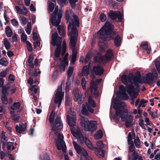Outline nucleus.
Segmentation results:
<instances>
[{"instance_id": "5", "label": "nucleus", "mask_w": 160, "mask_h": 160, "mask_svg": "<svg viewBox=\"0 0 160 160\" xmlns=\"http://www.w3.org/2000/svg\"><path fill=\"white\" fill-rule=\"evenodd\" d=\"M112 26L113 25L109 22L107 21L98 32V37L104 41L113 39L115 33L112 31Z\"/></svg>"}, {"instance_id": "59", "label": "nucleus", "mask_w": 160, "mask_h": 160, "mask_svg": "<svg viewBox=\"0 0 160 160\" xmlns=\"http://www.w3.org/2000/svg\"><path fill=\"white\" fill-rule=\"evenodd\" d=\"M26 43L27 44V48L29 51H31L32 50V47L31 44L28 41H26Z\"/></svg>"}, {"instance_id": "40", "label": "nucleus", "mask_w": 160, "mask_h": 160, "mask_svg": "<svg viewBox=\"0 0 160 160\" xmlns=\"http://www.w3.org/2000/svg\"><path fill=\"white\" fill-rule=\"evenodd\" d=\"M104 147V145L103 144L102 141H99L97 143V147L95 148V149H102Z\"/></svg>"}, {"instance_id": "15", "label": "nucleus", "mask_w": 160, "mask_h": 160, "mask_svg": "<svg viewBox=\"0 0 160 160\" xmlns=\"http://www.w3.org/2000/svg\"><path fill=\"white\" fill-rule=\"evenodd\" d=\"M102 81V79H99L97 80L96 82H95L93 81H91L90 88H89L92 94L96 96H98L99 95V93L96 91V90L98 88L97 83H99L101 82Z\"/></svg>"}, {"instance_id": "51", "label": "nucleus", "mask_w": 160, "mask_h": 160, "mask_svg": "<svg viewBox=\"0 0 160 160\" xmlns=\"http://www.w3.org/2000/svg\"><path fill=\"white\" fill-rule=\"evenodd\" d=\"M54 8V4L52 2H49L48 6V10L51 12H52Z\"/></svg>"}, {"instance_id": "27", "label": "nucleus", "mask_w": 160, "mask_h": 160, "mask_svg": "<svg viewBox=\"0 0 160 160\" xmlns=\"http://www.w3.org/2000/svg\"><path fill=\"white\" fill-rule=\"evenodd\" d=\"M132 160H143L142 157L136 152L132 153Z\"/></svg>"}, {"instance_id": "14", "label": "nucleus", "mask_w": 160, "mask_h": 160, "mask_svg": "<svg viewBox=\"0 0 160 160\" xmlns=\"http://www.w3.org/2000/svg\"><path fill=\"white\" fill-rule=\"evenodd\" d=\"M112 56V51L111 50H107L104 56H101L99 58V62L104 64L107 61L110 60Z\"/></svg>"}, {"instance_id": "39", "label": "nucleus", "mask_w": 160, "mask_h": 160, "mask_svg": "<svg viewBox=\"0 0 160 160\" xmlns=\"http://www.w3.org/2000/svg\"><path fill=\"white\" fill-rule=\"evenodd\" d=\"M20 105V103L18 102H14L11 107V109L13 110H17L19 108Z\"/></svg>"}, {"instance_id": "18", "label": "nucleus", "mask_w": 160, "mask_h": 160, "mask_svg": "<svg viewBox=\"0 0 160 160\" xmlns=\"http://www.w3.org/2000/svg\"><path fill=\"white\" fill-rule=\"evenodd\" d=\"M119 89L120 94L123 100H127L128 97L126 93V89L125 87L122 85H121L119 87Z\"/></svg>"}, {"instance_id": "60", "label": "nucleus", "mask_w": 160, "mask_h": 160, "mask_svg": "<svg viewBox=\"0 0 160 160\" xmlns=\"http://www.w3.org/2000/svg\"><path fill=\"white\" fill-rule=\"evenodd\" d=\"M106 16L105 14L103 13L101 14L100 18L102 22L106 20Z\"/></svg>"}, {"instance_id": "42", "label": "nucleus", "mask_w": 160, "mask_h": 160, "mask_svg": "<svg viewBox=\"0 0 160 160\" xmlns=\"http://www.w3.org/2000/svg\"><path fill=\"white\" fill-rule=\"evenodd\" d=\"M82 112L84 115H87L88 114V111L86 108V106L84 105H82Z\"/></svg>"}, {"instance_id": "53", "label": "nucleus", "mask_w": 160, "mask_h": 160, "mask_svg": "<svg viewBox=\"0 0 160 160\" xmlns=\"http://www.w3.org/2000/svg\"><path fill=\"white\" fill-rule=\"evenodd\" d=\"M144 121L145 122L147 123L146 125L152 126V123L149 119V118L146 117L144 118Z\"/></svg>"}, {"instance_id": "43", "label": "nucleus", "mask_w": 160, "mask_h": 160, "mask_svg": "<svg viewBox=\"0 0 160 160\" xmlns=\"http://www.w3.org/2000/svg\"><path fill=\"white\" fill-rule=\"evenodd\" d=\"M1 138L3 142L2 148H3L4 145H5V141H7L8 139V138L5 136V133L4 132H2V133Z\"/></svg>"}, {"instance_id": "46", "label": "nucleus", "mask_w": 160, "mask_h": 160, "mask_svg": "<svg viewBox=\"0 0 160 160\" xmlns=\"http://www.w3.org/2000/svg\"><path fill=\"white\" fill-rule=\"evenodd\" d=\"M19 17L21 20L22 24L23 25H26L27 22L28 20L27 18L23 16L20 15Z\"/></svg>"}, {"instance_id": "17", "label": "nucleus", "mask_w": 160, "mask_h": 160, "mask_svg": "<svg viewBox=\"0 0 160 160\" xmlns=\"http://www.w3.org/2000/svg\"><path fill=\"white\" fill-rule=\"evenodd\" d=\"M108 15L112 19L118 18L119 21H121L122 19V14L119 11H111L108 14Z\"/></svg>"}, {"instance_id": "10", "label": "nucleus", "mask_w": 160, "mask_h": 160, "mask_svg": "<svg viewBox=\"0 0 160 160\" xmlns=\"http://www.w3.org/2000/svg\"><path fill=\"white\" fill-rule=\"evenodd\" d=\"M64 95V92L62 91V85L61 84L58 88L54 99L55 102L58 104V108L60 106Z\"/></svg>"}, {"instance_id": "4", "label": "nucleus", "mask_w": 160, "mask_h": 160, "mask_svg": "<svg viewBox=\"0 0 160 160\" xmlns=\"http://www.w3.org/2000/svg\"><path fill=\"white\" fill-rule=\"evenodd\" d=\"M52 131L56 135L58 134V139L56 141V145L58 150H62L65 153L66 150V146L63 140L64 137L62 134L59 133V130L63 128V123L61 119V118L57 117L55 119L54 123L52 124Z\"/></svg>"}, {"instance_id": "29", "label": "nucleus", "mask_w": 160, "mask_h": 160, "mask_svg": "<svg viewBox=\"0 0 160 160\" xmlns=\"http://www.w3.org/2000/svg\"><path fill=\"white\" fill-rule=\"evenodd\" d=\"M30 90L33 92V94H36L39 91V88L36 85H32L30 87Z\"/></svg>"}, {"instance_id": "44", "label": "nucleus", "mask_w": 160, "mask_h": 160, "mask_svg": "<svg viewBox=\"0 0 160 160\" xmlns=\"http://www.w3.org/2000/svg\"><path fill=\"white\" fill-rule=\"evenodd\" d=\"M85 142L86 144L89 148L91 149H92L93 148V146L91 142L88 139H85Z\"/></svg>"}, {"instance_id": "54", "label": "nucleus", "mask_w": 160, "mask_h": 160, "mask_svg": "<svg viewBox=\"0 0 160 160\" xmlns=\"http://www.w3.org/2000/svg\"><path fill=\"white\" fill-rule=\"evenodd\" d=\"M58 3L61 6L63 4L66 5L68 3V0H58Z\"/></svg>"}, {"instance_id": "1", "label": "nucleus", "mask_w": 160, "mask_h": 160, "mask_svg": "<svg viewBox=\"0 0 160 160\" xmlns=\"http://www.w3.org/2000/svg\"><path fill=\"white\" fill-rule=\"evenodd\" d=\"M133 74L129 73L128 77L126 75H122L121 77V81L122 82L127 86V90L130 96L133 98L137 97L139 92V88L138 83L141 82V77L140 72L138 71L134 77Z\"/></svg>"}, {"instance_id": "28", "label": "nucleus", "mask_w": 160, "mask_h": 160, "mask_svg": "<svg viewBox=\"0 0 160 160\" xmlns=\"http://www.w3.org/2000/svg\"><path fill=\"white\" fill-rule=\"evenodd\" d=\"M90 72V69L87 66H85L83 67L82 70V74L83 76L88 75Z\"/></svg>"}, {"instance_id": "30", "label": "nucleus", "mask_w": 160, "mask_h": 160, "mask_svg": "<svg viewBox=\"0 0 160 160\" xmlns=\"http://www.w3.org/2000/svg\"><path fill=\"white\" fill-rule=\"evenodd\" d=\"M9 89V87L8 86L3 87L2 89V96H7Z\"/></svg>"}, {"instance_id": "2", "label": "nucleus", "mask_w": 160, "mask_h": 160, "mask_svg": "<svg viewBox=\"0 0 160 160\" xmlns=\"http://www.w3.org/2000/svg\"><path fill=\"white\" fill-rule=\"evenodd\" d=\"M51 43L53 46H57V48L55 53V58L54 59L57 62L59 65L60 70L61 72L65 71L66 66L68 65V53H66L62 60L61 59H58L61 52V43L62 38L59 37L57 33H54L52 35Z\"/></svg>"}, {"instance_id": "24", "label": "nucleus", "mask_w": 160, "mask_h": 160, "mask_svg": "<svg viewBox=\"0 0 160 160\" xmlns=\"http://www.w3.org/2000/svg\"><path fill=\"white\" fill-rule=\"evenodd\" d=\"M73 144L77 152L79 154H80L83 148L78 144L75 141L73 142Z\"/></svg>"}, {"instance_id": "62", "label": "nucleus", "mask_w": 160, "mask_h": 160, "mask_svg": "<svg viewBox=\"0 0 160 160\" xmlns=\"http://www.w3.org/2000/svg\"><path fill=\"white\" fill-rule=\"evenodd\" d=\"M141 47L145 50L147 49L148 48V42H146L142 43L141 44Z\"/></svg>"}, {"instance_id": "61", "label": "nucleus", "mask_w": 160, "mask_h": 160, "mask_svg": "<svg viewBox=\"0 0 160 160\" xmlns=\"http://www.w3.org/2000/svg\"><path fill=\"white\" fill-rule=\"evenodd\" d=\"M86 82L85 81L84 78H82V88L83 89H86Z\"/></svg>"}, {"instance_id": "12", "label": "nucleus", "mask_w": 160, "mask_h": 160, "mask_svg": "<svg viewBox=\"0 0 160 160\" xmlns=\"http://www.w3.org/2000/svg\"><path fill=\"white\" fill-rule=\"evenodd\" d=\"M72 94L75 102L78 104H80L84 100L83 95L82 94H79L78 88H75L73 90Z\"/></svg>"}, {"instance_id": "47", "label": "nucleus", "mask_w": 160, "mask_h": 160, "mask_svg": "<svg viewBox=\"0 0 160 160\" xmlns=\"http://www.w3.org/2000/svg\"><path fill=\"white\" fill-rule=\"evenodd\" d=\"M71 84V82L69 79H68V81L66 84V86L65 88L66 92H68L70 90Z\"/></svg>"}, {"instance_id": "63", "label": "nucleus", "mask_w": 160, "mask_h": 160, "mask_svg": "<svg viewBox=\"0 0 160 160\" xmlns=\"http://www.w3.org/2000/svg\"><path fill=\"white\" fill-rule=\"evenodd\" d=\"M7 70H6L2 71L0 73V76L2 77H5L7 74Z\"/></svg>"}, {"instance_id": "11", "label": "nucleus", "mask_w": 160, "mask_h": 160, "mask_svg": "<svg viewBox=\"0 0 160 160\" xmlns=\"http://www.w3.org/2000/svg\"><path fill=\"white\" fill-rule=\"evenodd\" d=\"M68 36L69 37V43L70 48H72V50L73 48H75L74 47L75 46L77 38L78 36L77 31L70 32H68Z\"/></svg>"}, {"instance_id": "23", "label": "nucleus", "mask_w": 160, "mask_h": 160, "mask_svg": "<svg viewBox=\"0 0 160 160\" xmlns=\"http://www.w3.org/2000/svg\"><path fill=\"white\" fill-rule=\"evenodd\" d=\"M59 24H58L57 26H55L57 27V29L59 35L62 37H64L65 35V28L63 27L61 25H59Z\"/></svg>"}, {"instance_id": "26", "label": "nucleus", "mask_w": 160, "mask_h": 160, "mask_svg": "<svg viewBox=\"0 0 160 160\" xmlns=\"http://www.w3.org/2000/svg\"><path fill=\"white\" fill-rule=\"evenodd\" d=\"M95 152L96 155L99 158H102L104 156V152L102 149H95Z\"/></svg>"}, {"instance_id": "7", "label": "nucleus", "mask_w": 160, "mask_h": 160, "mask_svg": "<svg viewBox=\"0 0 160 160\" xmlns=\"http://www.w3.org/2000/svg\"><path fill=\"white\" fill-rule=\"evenodd\" d=\"M76 114L72 109H71L68 111V114L67 115V121L70 127L71 131L72 128H73L74 131H75L78 128H79L76 125Z\"/></svg>"}, {"instance_id": "38", "label": "nucleus", "mask_w": 160, "mask_h": 160, "mask_svg": "<svg viewBox=\"0 0 160 160\" xmlns=\"http://www.w3.org/2000/svg\"><path fill=\"white\" fill-rule=\"evenodd\" d=\"M74 70L73 67H69L68 70V79L71 77L72 74L73 73Z\"/></svg>"}, {"instance_id": "34", "label": "nucleus", "mask_w": 160, "mask_h": 160, "mask_svg": "<svg viewBox=\"0 0 160 160\" xmlns=\"http://www.w3.org/2000/svg\"><path fill=\"white\" fill-rule=\"evenodd\" d=\"M102 136V132L101 130H99L96 132V133L94 135V137L95 139H98L101 138Z\"/></svg>"}, {"instance_id": "13", "label": "nucleus", "mask_w": 160, "mask_h": 160, "mask_svg": "<svg viewBox=\"0 0 160 160\" xmlns=\"http://www.w3.org/2000/svg\"><path fill=\"white\" fill-rule=\"evenodd\" d=\"M71 133L73 136L80 143H83L85 142V139H87L84 137L79 128L75 131H74L73 128L71 129Z\"/></svg>"}, {"instance_id": "56", "label": "nucleus", "mask_w": 160, "mask_h": 160, "mask_svg": "<svg viewBox=\"0 0 160 160\" xmlns=\"http://www.w3.org/2000/svg\"><path fill=\"white\" fill-rule=\"evenodd\" d=\"M15 79V78L13 75L11 74L9 75L8 80L9 82L12 83L14 82Z\"/></svg>"}, {"instance_id": "6", "label": "nucleus", "mask_w": 160, "mask_h": 160, "mask_svg": "<svg viewBox=\"0 0 160 160\" xmlns=\"http://www.w3.org/2000/svg\"><path fill=\"white\" fill-rule=\"evenodd\" d=\"M65 18L67 22H68V32H71L77 31V27L79 25V19L78 16L71 10L68 9L66 12Z\"/></svg>"}, {"instance_id": "48", "label": "nucleus", "mask_w": 160, "mask_h": 160, "mask_svg": "<svg viewBox=\"0 0 160 160\" xmlns=\"http://www.w3.org/2000/svg\"><path fill=\"white\" fill-rule=\"evenodd\" d=\"M66 50V43L65 40H63L62 42V55H64Z\"/></svg>"}, {"instance_id": "33", "label": "nucleus", "mask_w": 160, "mask_h": 160, "mask_svg": "<svg viewBox=\"0 0 160 160\" xmlns=\"http://www.w3.org/2000/svg\"><path fill=\"white\" fill-rule=\"evenodd\" d=\"M5 31L7 37H10L12 33L10 28L9 26H7L5 28Z\"/></svg>"}, {"instance_id": "57", "label": "nucleus", "mask_w": 160, "mask_h": 160, "mask_svg": "<svg viewBox=\"0 0 160 160\" xmlns=\"http://www.w3.org/2000/svg\"><path fill=\"white\" fill-rule=\"evenodd\" d=\"M69 1L72 7L74 8L76 5L75 3L78 0H69Z\"/></svg>"}, {"instance_id": "3", "label": "nucleus", "mask_w": 160, "mask_h": 160, "mask_svg": "<svg viewBox=\"0 0 160 160\" xmlns=\"http://www.w3.org/2000/svg\"><path fill=\"white\" fill-rule=\"evenodd\" d=\"M125 102H123L114 103L113 108L116 110L114 118L118 119L121 118L122 121H125L126 126L128 128L132 125L133 120V116L128 115V111L125 109Z\"/></svg>"}, {"instance_id": "41", "label": "nucleus", "mask_w": 160, "mask_h": 160, "mask_svg": "<svg viewBox=\"0 0 160 160\" xmlns=\"http://www.w3.org/2000/svg\"><path fill=\"white\" fill-rule=\"evenodd\" d=\"M8 63V61L5 58H3L0 60V64L3 66H6Z\"/></svg>"}, {"instance_id": "32", "label": "nucleus", "mask_w": 160, "mask_h": 160, "mask_svg": "<svg viewBox=\"0 0 160 160\" xmlns=\"http://www.w3.org/2000/svg\"><path fill=\"white\" fill-rule=\"evenodd\" d=\"M13 144V143L8 142L7 143H5V145H4L3 148L4 147V146L6 145L8 150H12L14 148Z\"/></svg>"}, {"instance_id": "31", "label": "nucleus", "mask_w": 160, "mask_h": 160, "mask_svg": "<svg viewBox=\"0 0 160 160\" xmlns=\"http://www.w3.org/2000/svg\"><path fill=\"white\" fill-rule=\"evenodd\" d=\"M134 143L137 148H140L141 147L140 141L138 137H137L136 138L134 139Z\"/></svg>"}, {"instance_id": "25", "label": "nucleus", "mask_w": 160, "mask_h": 160, "mask_svg": "<svg viewBox=\"0 0 160 160\" xmlns=\"http://www.w3.org/2000/svg\"><path fill=\"white\" fill-rule=\"evenodd\" d=\"M77 56V50L76 48H73L72 50V59L71 62L74 63L76 61Z\"/></svg>"}, {"instance_id": "50", "label": "nucleus", "mask_w": 160, "mask_h": 160, "mask_svg": "<svg viewBox=\"0 0 160 160\" xmlns=\"http://www.w3.org/2000/svg\"><path fill=\"white\" fill-rule=\"evenodd\" d=\"M128 141L129 144L132 145V144H133L132 141V135L131 132H129L128 133Z\"/></svg>"}, {"instance_id": "52", "label": "nucleus", "mask_w": 160, "mask_h": 160, "mask_svg": "<svg viewBox=\"0 0 160 160\" xmlns=\"http://www.w3.org/2000/svg\"><path fill=\"white\" fill-rule=\"evenodd\" d=\"M88 102L89 104L90 105L92 106V107H94L96 106V105L94 103V101L90 97H89L88 98Z\"/></svg>"}, {"instance_id": "20", "label": "nucleus", "mask_w": 160, "mask_h": 160, "mask_svg": "<svg viewBox=\"0 0 160 160\" xmlns=\"http://www.w3.org/2000/svg\"><path fill=\"white\" fill-rule=\"evenodd\" d=\"M27 128V125L25 124H22L16 126V131L17 132L22 133V132L26 130Z\"/></svg>"}, {"instance_id": "19", "label": "nucleus", "mask_w": 160, "mask_h": 160, "mask_svg": "<svg viewBox=\"0 0 160 160\" xmlns=\"http://www.w3.org/2000/svg\"><path fill=\"white\" fill-rule=\"evenodd\" d=\"M93 70L96 75H102L104 72V69L102 68L99 66L94 67Z\"/></svg>"}, {"instance_id": "36", "label": "nucleus", "mask_w": 160, "mask_h": 160, "mask_svg": "<svg viewBox=\"0 0 160 160\" xmlns=\"http://www.w3.org/2000/svg\"><path fill=\"white\" fill-rule=\"evenodd\" d=\"M56 114V113L53 110L50 115L49 118V121L50 123H53L54 119Z\"/></svg>"}, {"instance_id": "9", "label": "nucleus", "mask_w": 160, "mask_h": 160, "mask_svg": "<svg viewBox=\"0 0 160 160\" xmlns=\"http://www.w3.org/2000/svg\"><path fill=\"white\" fill-rule=\"evenodd\" d=\"M158 73L156 70L153 68L152 70V73L149 72L147 74L146 77L144 78V82L152 85L154 82V80L158 78Z\"/></svg>"}, {"instance_id": "8", "label": "nucleus", "mask_w": 160, "mask_h": 160, "mask_svg": "<svg viewBox=\"0 0 160 160\" xmlns=\"http://www.w3.org/2000/svg\"><path fill=\"white\" fill-rule=\"evenodd\" d=\"M58 7L55 6V10L51 15V21L53 26H57L60 24L61 21L62 11L61 10L58 11Z\"/></svg>"}, {"instance_id": "64", "label": "nucleus", "mask_w": 160, "mask_h": 160, "mask_svg": "<svg viewBox=\"0 0 160 160\" xmlns=\"http://www.w3.org/2000/svg\"><path fill=\"white\" fill-rule=\"evenodd\" d=\"M12 24L15 26H18V22L15 19H12L11 21Z\"/></svg>"}, {"instance_id": "55", "label": "nucleus", "mask_w": 160, "mask_h": 160, "mask_svg": "<svg viewBox=\"0 0 160 160\" xmlns=\"http://www.w3.org/2000/svg\"><path fill=\"white\" fill-rule=\"evenodd\" d=\"M27 38V36L25 34L23 33L22 34L21 36V40L22 42H26Z\"/></svg>"}, {"instance_id": "35", "label": "nucleus", "mask_w": 160, "mask_h": 160, "mask_svg": "<svg viewBox=\"0 0 160 160\" xmlns=\"http://www.w3.org/2000/svg\"><path fill=\"white\" fill-rule=\"evenodd\" d=\"M115 44L117 46H119L121 44V38L120 36L117 35L114 39Z\"/></svg>"}, {"instance_id": "21", "label": "nucleus", "mask_w": 160, "mask_h": 160, "mask_svg": "<svg viewBox=\"0 0 160 160\" xmlns=\"http://www.w3.org/2000/svg\"><path fill=\"white\" fill-rule=\"evenodd\" d=\"M18 13L19 14H23L26 15L28 12L27 9L24 6H23L22 9L20 8L19 7L16 6L15 7Z\"/></svg>"}, {"instance_id": "37", "label": "nucleus", "mask_w": 160, "mask_h": 160, "mask_svg": "<svg viewBox=\"0 0 160 160\" xmlns=\"http://www.w3.org/2000/svg\"><path fill=\"white\" fill-rule=\"evenodd\" d=\"M31 22H28L27 24L25 31L28 34H30L31 32Z\"/></svg>"}, {"instance_id": "22", "label": "nucleus", "mask_w": 160, "mask_h": 160, "mask_svg": "<svg viewBox=\"0 0 160 160\" xmlns=\"http://www.w3.org/2000/svg\"><path fill=\"white\" fill-rule=\"evenodd\" d=\"M80 124L84 128V129L86 128V126H87V125L89 122L87 118L84 117H81L80 119Z\"/></svg>"}, {"instance_id": "49", "label": "nucleus", "mask_w": 160, "mask_h": 160, "mask_svg": "<svg viewBox=\"0 0 160 160\" xmlns=\"http://www.w3.org/2000/svg\"><path fill=\"white\" fill-rule=\"evenodd\" d=\"M154 63L158 72L160 73V61H156Z\"/></svg>"}, {"instance_id": "45", "label": "nucleus", "mask_w": 160, "mask_h": 160, "mask_svg": "<svg viewBox=\"0 0 160 160\" xmlns=\"http://www.w3.org/2000/svg\"><path fill=\"white\" fill-rule=\"evenodd\" d=\"M3 44L4 45L7 49H8L10 48V44L8 40L7 39H4Z\"/></svg>"}, {"instance_id": "16", "label": "nucleus", "mask_w": 160, "mask_h": 160, "mask_svg": "<svg viewBox=\"0 0 160 160\" xmlns=\"http://www.w3.org/2000/svg\"><path fill=\"white\" fill-rule=\"evenodd\" d=\"M97 123L95 121H90L89 122L86 126L85 130L92 132L97 129Z\"/></svg>"}, {"instance_id": "58", "label": "nucleus", "mask_w": 160, "mask_h": 160, "mask_svg": "<svg viewBox=\"0 0 160 160\" xmlns=\"http://www.w3.org/2000/svg\"><path fill=\"white\" fill-rule=\"evenodd\" d=\"M7 96H2L1 100L2 103L5 104H7L8 102L7 99L6 98Z\"/></svg>"}]
</instances>
